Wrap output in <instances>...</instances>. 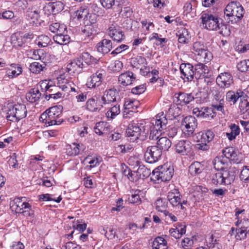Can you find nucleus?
<instances>
[{
    "label": "nucleus",
    "instance_id": "nucleus-7",
    "mask_svg": "<svg viewBox=\"0 0 249 249\" xmlns=\"http://www.w3.org/2000/svg\"><path fill=\"white\" fill-rule=\"evenodd\" d=\"M201 25L209 30H218L219 28V18L211 13L202 12L201 14Z\"/></svg>",
    "mask_w": 249,
    "mask_h": 249
},
{
    "label": "nucleus",
    "instance_id": "nucleus-12",
    "mask_svg": "<svg viewBox=\"0 0 249 249\" xmlns=\"http://www.w3.org/2000/svg\"><path fill=\"white\" fill-rule=\"evenodd\" d=\"M64 7L63 3L60 1L49 3L43 7L44 13L46 15H56L61 12Z\"/></svg>",
    "mask_w": 249,
    "mask_h": 249
},
{
    "label": "nucleus",
    "instance_id": "nucleus-19",
    "mask_svg": "<svg viewBox=\"0 0 249 249\" xmlns=\"http://www.w3.org/2000/svg\"><path fill=\"white\" fill-rule=\"evenodd\" d=\"M216 81L219 87L223 88H229L233 84L232 77L228 72L221 73L216 78Z\"/></svg>",
    "mask_w": 249,
    "mask_h": 249
},
{
    "label": "nucleus",
    "instance_id": "nucleus-46",
    "mask_svg": "<svg viewBox=\"0 0 249 249\" xmlns=\"http://www.w3.org/2000/svg\"><path fill=\"white\" fill-rule=\"evenodd\" d=\"M85 161L89 164V169H91L99 165L100 162L101 161V158L97 156H88L85 158Z\"/></svg>",
    "mask_w": 249,
    "mask_h": 249
},
{
    "label": "nucleus",
    "instance_id": "nucleus-51",
    "mask_svg": "<svg viewBox=\"0 0 249 249\" xmlns=\"http://www.w3.org/2000/svg\"><path fill=\"white\" fill-rule=\"evenodd\" d=\"M223 154L226 159H229L232 160H237V152L234 151L233 148L232 147H227L224 149L223 150Z\"/></svg>",
    "mask_w": 249,
    "mask_h": 249
},
{
    "label": "nucleus",
    "instance_id": "nucleus-48",
    "mask_svg": "<svg viewBox=\"0 0 249 249\" xmlns=\"http://www.w3.org/2000/svg\"><path fill=\"white\" fill-rule=\"evenodd\" d=\"M203 169V166L200 162L197 161L192 163L189 167V171L192 175L200 174Z\"/></svg>",
    "mask_w": 249,
    "mask_h": 249
},
{
    "label": "nucleus",
    "instance_id": "nucleus-18",
    "mask_svg": "<svg viewBox=\"0 0 249 249\" xmlns=\"http://www.w3.org/2000/svg\"><path fill=\"white\" fill-rule=\"evenodd\" d=\"M108 35L114 41L117 42H120L124 38V34L121 29L114 25L109 27Z\"/></svg>",
    "mask_w": 249,
    "mask_h": 249
},
{
    "label": "nucleus",
    "instance_id": "nucleus-52",
    "mask_svg": "<svg viewBox=\"0 0 249 249\" xmlns=\"http://www.w3.org/2000/svg\"><path fill=\"white\" fill-rule=\"evenodd\" d=\"M160 167L155 168L151 174V179L154 183H159L162 181Z\"/></svg>",
    "mask_w": 249,
    "mask_h": 249
},
{
    "label": "nucleus",
    "instance_id": "nucleus-6",
    "mask_svg": "<svg viewBox=\"0 0 249 249\" xmlns=\"http://www.w3.org/2000/svg\"><path fill=\"white\" fill-rule=\"evenodd\" d=\"M224 14L228 17H234V23L240 21L243 17L244 11L242 5L237 2L231 1L226 7Z\"/></svg>",
    "mask_w": 249,
    "mask_h": 249
},
{
    "label": "nucleus",
    "instance_id": "nucleus-11",
    "mask_svg": "<svg viewBox=\"0 0 249 249\" xmlns=\"http://www.w3.org/2000/svg\"><path fill=\"white\" fill-rule=\"evenodd\" d=\"M135 75L131 71H128L121 73L118 77V83L122 87L131 85L136 80Z\"/></svg>",
    "mask_w": 249,
    "mask_h": 249
},
{
    "label": "nucleus",
    "instance_id": "nucleus-40",
    "mask_svg": "<svg viewBox=\"0 0 249 249\" xmlns=\"http://www.w3.org/2000/svg\"><path fill=\"white\" fill-rule=\"evenodd\" d=\"M83 35L85 36L90 37L98 32V25H85L82 30Z\"/></svg>",
    "mask_w": 249,
    "mask_h": 249
},
{
    "label": "nucleus",
    "instance_id": "nucleus-27",
    "mask_svg": "<svg viewBox=\"0 0 249 249\" xmlns=\"http://www.w3.org/2000/svg\"><path fill=\"white\" fill-rule=\"evenodd\" d=\"M207 247H199L196 249H221V245L218 242L216 239H214L213 235H211L206 239Z\"/></svg>",
    "mask_w": 249,
    "mask_h": 249
},
{
    "label": "nucleus",
    "instance_id": "nucleus-1",
    "mask_svg": "<svg viewBox=\"0 0 249 249\" xmlns=\"http://www.w3.org/2000/svg\"><path fill=\"white\" fill-rule=\"evenodd\" d=\"M167 119L165 116H157L151 122L144 125L142 123L130 124L126 130V135L131 142L138 140H145L147 137L150 140H157L161 134L162 129L166 128Z\"/></svg>",
    "mask_w": 249,
    "mask_h": 249
},
{
    "label": "nucleus",
    "instance_id": "nucleus-44",
    "mask_svg": "<svg viewBox=\"0 0 249 249\" xmlns=\"http://www.w3.org/2000/svg\"><path fill=\"white\" fill-rule=\"evenodd\" d=\"M39 11L38 9L32 7H29L26 11V16L28 19H32L35 23L39 18Z\"/></svg>",
    "mask_w": 249,
    "mask_h": 249
},
{
    "label": "nucleus",
    "instance_id": "nucleus-37",
    "mask_svg": "<svg viewBox=\"0 0 249 249\" xmlns=\"http://www.w3.org/2000/svg\"><path fill=\"white\" fill-rule=\"evenodd\" d=\"M89 14V10L87 7L86 6H81L74 12L73 17L74 18H77L79 20L84 21V19L87 18Z\"/></svg>",
    "mask_w": 249,
    "mask_h": 249
},
{
    "label": "nucleus",
    "instance_id": "nucleus-8",
    "mask_svg": "<svg viewBox=\"0 0 249 249\" xmlns=\"http://www.w3.org/2000/svg\"><path fill=\"white\" fill-rule=\"evenodd\" d=\"M106 72L103 69H100L93 73L88 78L86 85L88 88L95 89L100 86L105 76Z\"/></svg>",
    "mask_w": 249,
    "mask_h": 249
},
{
    "label": "nucleus",
    "instance_id": "nucleus-55",
    "mask_svg": "<svg viewBox=\"0 0 249 249\" xmlns=\"http://www.w3.org/2000/svg\"><path fill=\"white\" fill-rule=\"evenodd\" d=\"M216 115L215 112L212 108L204 107L202 108V112H201V117L210 120L213 119Z\"/></svg>",
    "mask_w": 249,
    "mask_h": 249
},
{
    "label": "nucleus",
    "instance_id": "nucleus-34",
    "mask_svg": "<svg viewBox=\"0 0 249 249\" xmlns=\"http://www.w3.org/2000/svg\"><path fill=\"white\" fill-rule=\"evenodd\" d=\"M120 112V106L118 104H116L113 106L108 108L106 113V116L108 120H111L119 115Z\"/></svg>",
    "mask_w": 249,
    "mask_h": 249
},
{
    "label": "nucleus",
    "instance_id": "nucleus-23",
    "mask_svg": "<svg viewBox=\"0 0 249 249\" xmlns=\"http://www.w3.org/2000/svg\"><path fill=\"white\" fill-rule=\"evenodd\" d=\"M117 93L116 89L114 88L106 90L104 95L102 97L103 104L105 105L115 102Z\"/></svg>",
    "mask_w": 249,
    "mask_h": 249
},
{
    "label": "nucleus",
    "instance_id": "nucleus-41",
    "mask_svg": "<svg viewBox=\"0 0 249 249\" xmlns=\"http://www.w3.org/2000/svg\"><path fill=\"white\" fill-rule=\"evenodd\" d=\"M157 145L161 151H167L171 146V141L166 137H162L157 142Z\"/></svg>",
    "mask_w": 249,
    "mask_h": 249
},
{
    "label": "nucleus",
    "instance_id": "nucleus-50",
    "mask_svg": "<svg viewBox=\"0 0 249 249\" xmlns=\"http://www.w3.org/2000/svg\"><path fill=\"white\" fill-rule=\"evenodd\" d=\"M65 29H67V27L65 24L58 22L53 23L49 26V30L56 34L58 33H62L63 31H65Z\"/></svg>",
    "mask_w": 249,
    "mask_h": 249
},
{
    "label": "nucleus",
    "instance_id": "nucleus-58",
    "mask_svg": "<svg viewBox=\"0 0 249 249\" xmlns=\"http://www.w3.org/2000/svg\"><path fill=\"white\" fill-rule=\"evenodd\" d=\"M45 68V66L37 62L31 63L29 66L30 71L34 73H39Z\"/></svg>",
    "mask_w": 249,
    "mask_h": 249
},
{
    "label": "nucleus",
    "instance_id": "nucleus-14",
    "mask_svg": "<svg viewBox=\"0 0 249 249\" xmlns=\"http://www.w3.org/2000/svg\"><path fill=\"white\" fill-rule=\"evenodd\" d=\"M5 75L4 78L9 79L15 78L22 72V68L21 65L17 63H12L8 66L5 69Z\"/></svg>",
    "mask_w": 249,
    "mask_h": 249
},
{
    "label": "nucleus",
    "instance_id": "nucleus-16",
    "mask_svg": "<svg viewBox=\"0 0 249 249\" xmlns=\"http://www.w3.org/2000/svg\"><path fill=\"white\" fill-rule=\"evenodd\" d=\"M86 148V146L83 143H73L66 146V153L69 156H75L81 154Z\"/></svg>",
    "mask_w": 249,
    "mask_h": 249
},
{
    "label": "nucleus",
    "instance_id": "nucleus-4",
    "mask_svg": "<svg viewBox=\"0 0 249 249\" xmlns=\"http://www.w3.org/2000/svg\"><path fill=\"white\" fill-rule=\"evenodd\" d=\"M27 113V110L24 104H15L9 106L6 118L8 121L16 122L24 118L26 116Z\"/></svg>",
    "mask_w": 249,
    "mask_h": 249
},
{
    "label": "nucleus",
    "instance_id": "nucleus-45",
    "mask_svg": "<svg viewBox=\"0 0 249 249\" xmlns=\"http://www.w3.org/2000/svg\"><path fill=\"white\" fill-rule=\"evenodd\" d=\"M82 62H84L88 65L96 64L98 62V59L90 55L88 52L83 53L80 56Z\"/></svg>",
    "mask_w": 249,
    "mask_h": 249
},
{
    "label": "nucleus",
    "instance_id": "nucleus-24",
    "mask_svg": "<svg viewBox=\"0 0 249 249\" xmlns=\"http://www.w3.org/2000/svg\"><path fill=\"white\" fill-rule=\"evenodd\" d=\"M175 34L178 42L181 44L188 43L190 38L187 30L182 26L178 28Z\"/></svg>",
    "mask_w": 249,
    "mask_h": 249
},
{
    "label": "nucleus",
    "instance_id": "nucleus-29",
    "mask_svg": "<svg viewBox=\"0 0 249 249\" xmlns=\"http://www.w3.org/2000/svg\"><path fill=\"white\" fill-rule=\"evenodd\" d=\"M41 93L37 88L31 89L26 95L27 100L32 103L38 102L40 98Z\"/></svg>",
    "mask_w": 249,
    "mask_h": 249
},
{
    "label": "nucleus",
    "instance_id": "nucleus-38",
    "mask_svg": "<svg viewBox=\"0 0 249 249\" xmlns=\"http://www.w3.org/2000/svg\"><path fill=\"white\" fill-rule=\"evenodd\" d=\"M170 165L168 163L164 164L160 167L162 181H168L171 179V170Z\"/></svg>",
    "mask_w": 249,
    "mask_h": 249
},
{
    "label": "nucleus",
    "instance_id": "nucleus-15",
    "mask_svg": "<svg viewBox=\"0 0 249 249\" xmlns=\"http://www.w3.org/2000/svg\"><path fill=\"white\" fill-rule=\"evenodd\" d=\"M84 65L80 57L74 59L67 64V70L70 73H80L83 71Z\"/></svg>",
    "mask_w": 249,
    "mask_h": 249
},
{
    "label": "nucleus",
    "instance_id": "nucleus-53",
    "mask_svg": "<svg viewBox=\"0 0 249 249\" xmlns=\"http://www.w3.org/2000/svg\"><path fill=\"white\" fill-rule=\"evenodd\" d=\"M141 191L139 190H133L131 192V196L128 198V201L133 204H140L141 202V199L139 195Z\"/></svg>",
    "mask_w": 249,
    "mask_h": 249
},
{
    "label": "nucleus",
    "instance_id": "nucleus-43",
    "mask_svg": "<svg viewBox=\"0 0 249 249\" xmlns=\"http://www.w3.org/2000/svg\"><path fill=\"white\" fill-rule=\"evenodd\" d=\"M11 43L15 47H21L24 43L23 40L22 33L17 32L13 34L11 36Z\"/></svg>",
    "mask_w": 249,
    "mask_h": 249
},
{
    "label": "nucleus",
    "instance_id": "nucleus-17",
    "mask_svg": "<svg viewBox=\"0 0 249 249\" xmlns=\"http://www.w3.org/2000/svg\"><path fill=\"white\" fill-rule=\"evenodd\" d=\"M85 107L90 112H99L103 107V105L100 103V98L94 96L87 100Z\"/></svg>",
    "mask_w": 249,
    "mask_h": 249
},
{
    "label": "nucleus",
    "instance_id": "nucleus-60",
    "mask_svg": "<svg viewBox=\"0 0 249 249\" xmlns=\"http://www.w3.org/2000/svg\"><path fill=\"white\" fill-rule=\"evenodd\" d=\"M97 15L95 14H89L87 18L84 21V25H98L97 24Z\"/></svg>",
    "mask_w": 249,
    "mask_h": 249
},
{
    "label": "nucleus",
    "instance_id": "nucleus-25",
    "mask_svg": "<svg viewBox=\"0 0 249 249\" xmlns=\"http://www.w3.org/2000/svg\"><path fill=\"white\" fill-rule=\"evenodd\" d=\"M53 39L58 44L64 45H66L70 42L71 38L67 35V29L62 33H58L53 36Z\"/></svg>",
    "mask_w": 249,
    "mask_h": 249
},
{
    "label": "nucleus",
    "instance_id": "nucleus-35",
    "mask_svg": "<svg viewBox=\"0 0 249 249\" xmlns=\"http://www.w3.org/2000/svg\"><path fill=\"white\" fill-rule=\"evenodd\" d=\"M215 99L216 100L218 101V103H213L212 105V109L223 112L224 111V105L225 102L222 94H221L219 93L215 94Z\"/></svg>",
    "mask_w": 249,
    "mask_h": 249
},
{
    "label": "nucleus",
    "instance_id": "nucleus-64",
    "mask_svg": "<svg viewBox=\"0 0 249 249\" xmlns=\"http://www.w3.org/2000/svg\"><path fill=\"white\" fill-rule=\"evenodd\" d=\"M240 178L244 182H249V166L244 167L241 172Z\"/></svg>",
    "mask_w": 249,
    "mask_h": 249
},
{
    "label": "nucleus",
    "instance_id": "nucleus-30",
    "mask_svg": "<svg viewBox=\"0 0 249 249\" xmlns=\"http://www.w3.org/2000/svg\"><path fill=\"white\" fill-rule=\"evenodd\" d=\"M244 92L240 90L236 91L231 90L226 93V99L227 101L230 103L235 104L236 102L240 100Z\"/></svg>",
    "mask_w": 249,
    "mask_h": 249
},
{
    "label": "nucleus",
    "instance_id": "nucleus-31",
    "mask_svg": "<svg viewBox=\"0 0 249 249\" xmlns=\"http://www.w3.org/2000/svg\"><path fill=\"white\" fill-rule=\"evenodd\" d=\"M213 57V56L212 53L206 48L196 54V59L199 62L207 63L209 62Z\"/></svg>",
    "mask_w": 249,
    "mask_h": 249
},
{
    "label": "nucleus",
    "instance_id": "nucleus-61",
    "mask_svg": "<svg viewBox=\"0 0 249 249\" xmlns=\"http://www.w3.org/2000/svg\"><path fill=\"white\" fill-rule=\"evenodd\" d=\"M237 68L240 71L249 72V59L241 61L237 64Z\"/></svg>",
    "mask_w": 249,
    "mask_h": 249
},
{
    "label": "nucleus",
    "instance_id": "nucleus-42",
    "mask_svg": "<svg viewBox=\"0 0 249 249\" xmlns=\"http://www.w3.org/2000/svg\"><path fill=\"white\" fill-rule=\"evenodd\" d=\"M239 100V107L241 111H247L249 113V98L244 93Z\"/></svg>",
    "mask_w": 249,
    "mask_h": 249
},
{
    "label": "nucleus",
    "instance_id": "nucleus-28",
    "mask_svg": "<svg viewBox=\"0 0 249 249\" xmlns=\"http://www.w3.org/2000/svg\"><path fill=\"white\" fill-rule=\"evenodd\" d=\"M112 48V44L110 40L104 39L97 45V49L98 52L103 54L108 53Z\"/></svg>",
    "mask_w": 249,
    "mask_h": 249
},
{
    "label": "nucleus",
    "instance_id": "nucleus-39",
    "mask_svg": "<svg viewBox=\"0 0 249 249\" xmlns=\"http://www.w3.org/2000/svg\"><path fill=\"white\" fill-rule=\"evenodd\" d=\"M167 242L160 236L156 237L152 244V249H167Z\"/></svg>",
    "mask_w": 249,
    "mask_h": 249
},
{
    "label": "nucleus",
    "instance_id": "nucleus-63",
    "mask_svg": "<svg viewBox=\"0 0 249 249\" xmlns=\"http://www.w3.org/2000/svg\"><path fill=\"white\" fill-rule=\"evenodd\" d=\"M103 231L105 232L106 237L108 239H112L115 237L116 231L112 226L104 228Z\"/></svg>",
    "mask_w": 249,
    "mask_h": 249
},
{
    "label": "nucleus",
    "instance_id": "nucleus-5",
    "mask_svg": "<svg viewBox=\"0 0 249 249\" xmlns=\"http://www.w3.org/2000/svg\"><path fill=\"white\" fill-rule=\"evenodd\" d=\"M11 208L16 213L21 214L26 217L31 216L34 214L32 205L26 202L25 197L15 198Z\"/></svg>",
    "mask_w": 249,
    "mask_h": 249
},
{
    "label": "nucleus",
    "instance_id": "nucleus-47",
    "mask_svg": "<svg viewBox=\"0 0 249 249\" xmlns=\"http://www.w3.org/2000/svg\"><path fill=\"white\" fill-rule=\"evenodd\" d=\"M57 87L61 89L62 90L65 91L68 90L69 87V84L71 82L68 79L65 78L64 75H60L57 78Z\"/></svg>",
    "mask_w": 249,
    "mask_h": 249
},
{
    "label": "nucleus",
    "instance_id": "nucleus-2",
    "mask_svg": "<svg viewBox=\"0 0 249 249\" xmlns=\"http://www.w3.org/2000/svg\"><path fill=\"white\" fill-rule=\"evenodd\" d=\"M63 107L61 106H55L50 107L41 114L39 120L49 126L58 125L62 122L59 117L61 115Z\"/></svg>",
    "mask_w": 249,
    "mask_h": 249
},
{
    "label": "nucleus",
    "instance_id": "nucleus-3",
    "mask_svg": "<svg viewBox=\"0 0 249 249\" xmlns=\"http://www.w3.org/2000/svg\"><path fill=\"white\" fill-rule=\"evenodd\" d=\"M234 179V173L230 170L218 171L210 176L211 183L216 186L231 184Z\"/></svg>",
    "mask_w": 249,
    "mask_h": 249
},
{
    "label": "nucleus",
    "instance_id": "nucleus-59",
    "mask_svg": "<svg viewBox=\"0 0 249 249\" xmlns=\"http://www.w3.org/2000/svg\"><path fill=\"white\" fill-rule=\"evenodd\" d=\"M149 40L150 41L156 40L155 43L157 45H162L163 42H167V39L165 38H161L159 36L158 34L153 33L149 37Z\"/></svg>",
    "mask_w": 249,
    "mask_h": 249
},
{
    "label": "nucleus",
    "instance_id": "nucleus-20",
    "mask_svg": "<svg viewBox=\"0 0 249 249\" xmlns=\"http://www.w3.org/2000/svg\"><path fill=\"white\" fill-rule=\"evenodd\" d=\"M132 161L135 162V164H132L133 165H135L137 166H139L137 170L138 171L139 178H140L141 179H143L151 175L150 170L149 169L146 168L143 165H140V162L138 160V159L137 157H131L129 159L128 162L129 164H130Z\"/></svg>",
    "mask_w": 249,
    "mask_h": 249
},
{
    "label": "nucleus",
    "instance_id": "nucleus-33",
    "mask_svg": "<svg viewBox=\"0 0 249 249\" xmlns=\"http://www.w3.org/2000/svg\"><path fill=\"white\" fill-rule=\"evenodd\" d=\"M186 226L180 223H177L176 225H174L172 228V236L176 239L180 238L183 234L185 233Z\"/></svg>",
    "mask_w": 249,
    "mask_h": 249
},
{
    "label": "nucleus",
    "instance_id": "nucleus-10",
    "mask_svg": "<svg viewBox=\"0 0 249 249\" xmlns=\"http://www.w3.org/2000/svg\"><path fill=\"white\" fill-rule=\"evenodd\" d=\"M162 155V151L157 146H151L147 148L144 153L145 161L149 163L157 162L160 158Z\"/></svg>",
    "mask_w": 249,
    "mask_h": 249
},
{
    "label": "nucleus",
    "instance_id": "nucleus-36",
    "mask_svg": "<svg viewBox=\"0 0 249 249\" xmlns=\"http://www.w3.org/2000/svg\"><path fill=\"white\" fill-rule=\"evenodd\" d=\"M52 43L49 36L45 35H41L37 37L35 40V43L39 47H46Z\"/></svg>",
    "mask_w": 249,
    "mask_h": 249
},
{
    "label": "nucleus",
    "instance_id": "nucleus-22",
    "mask_svg": "<svg viewBox=\"0 0 249 249\" xmlns=\"http://www.w3.org/2000/svg\"><path fill=\"white\" fill-rule=\"evenodd\" d=\"M193 67L190 64H181L179 66V72L184 76L182 78H186L188 81L193 79L194 71L193 70Z\"/></svg>",
    "mask_w": 249,
    "mask_h": 249
},
{
    "label": "nucleus",
    "instance_id": "nucleus-62",
    "mask_svg": "<svg viewBox=\"0 0 249 249\" xmlns=\"http://www.w3.org/2000/svg\"><path fill=\"white\" fill-rule=\"evenodd\" d=\"M236 225L239 228L246 230L248 231H249V220L248 219L243 218L237 220Z\"/></svg>",
    "mask_w": 249,
    "mask_h": 249
},
{
    "label": "nucleus",
    "instance_id": "nucleus-26",
    "mask_svg": "<svg viewBox=\"0 0 249 249\" xmlns=\"http://www.w3.org/2000/svg\"><path fill=\"white\" fill-rule=\"evenodd\" d=\"M124 106L125 110L124 111V117L126 118V115L129 113V111L133 112V109L137 108L139 106V102L138 101L132 99H125Z\"/></svg>",
    "mask_w": 249,
    "mask_h": 249
},
{
    "label": "nucleus",
    "instance_id": "nucleus-54",
    "mask_svg": "<svg viewBox=\"0 0 249 249\" xmlns=\"http://www.w3.org/2000/svg\"><path fill=\"white\" fill-rule=\"evenodd\" d=\"M39 86L42 91H48L49 92H52L57 88L55 86L50 84V82L47 80L41 81L39 83Z\"/></svg>",
    "mask_w": 249,
    "mask_h": 249
},
{
    "label": "nucleus",
    "instance_id": "nucleus-32",
    "mask_svg": "<svg viewBox=\"0 0 249 249\" xmlns=\"http://www.w3.org/2000/svg\"><path fill=\"white\" fill-rule=\"evenodd\" d=\"M214 168L217 170L223 171L228 165L227 160L222 157H216L214 158L213 161Z\"/></svg>",
    "mask_w": 249,
    "mask_h": 249
},
{
    "label": "nucleus",
    "instance_id": "nucleus-21",
    "mask_svg": "<svg viewBox=\"0 0 249 249\" xmlns=\"http://www.w3.org/2000/svg\"><path fill=\"white\" fill-rule=\"evenodd\" d=\"M175 147L177 152L184 155L191 151L192 143L188 140L180 141L175 144Z\"/></svg>",
    "mask_w": 249,
    "mask_h": 249
},
{
    "label": "nucleus",
    "instance_id": "nucleus-49",
    "mask_svg": "<svg viewBox=\"0 0 249 249\" xmlns=\"http://www.w3.org/2000/svg\"><path fill=\"white\" fill-rule=\"evenodd\" d=\"M131 64L134 67L139 68L141 66L145 67L147 65V62L146 59L144 57L137 56L132 59Z\"/></svg>",
    "mask_w": 249,
    "mask_h": 249
},
{
    "label": "nucleus",
    "instance_id": "nucleus-56",
    "mask_svg": "<svg viewBox=\"0 0 249 249\" xmlns=\"http://www.w3.org/2000/svg\"><path fill=\"white\" fill-rule=\"evenodd\" d=\"M173 194H177V196L175 195L173 196L172 199H174V200H172V205L173 206H178V208L180 207L181 209H183L184 207L181 203L180 198L179 197L180 195L178 190L174 189L172 190V195Z\"/></svg>",
    "mask_w": 249,
    "mask_h": 249
},
{
    "label": "nucleus",
    "instance_id": "nucleus-13",
    "mask_svg": "<svg viewBox=\"0 0 249 249\" xmlns=\"http://www.w3.org/2000/svg\"><path fill=\"white\" fill-rule=\"evenodd\" d=\"M155 207L156 210L161 212L165 217L164 219L165 222L168 223L171 220V213L166 210L167 201L165 198L158 199L155 202Z\"/></svg>",
    "mask_w": 249,
    "mask_h": 249
},
{
    "label": "nucleus",
    "instance_id": "nucleus-57",
    "mask_svg": "<svg viewBox=\"0 0 249 249\" xmlns=\"http://www.w3.org/2000/svg\"><path fill=\"white\" fill-rule=\"evenodd\" d=\"M183 116L179 115L174 116V118L172 119L174 124V127L172 128V132L176 131L178 128L183 127Z\"/></svg>",
    "mask_w": 249,
    "mask_h": 249
},
{
    "label": "nucleus",
    "instance_id": "nucleus-9",
    "mask_svg": "<svg viewBox=\"0 0 249 249\" xmlns=\"http://www.w3.org/2000/svg\"><path fill=\"white\" fill-rule=\"evenodd\" d=\"M197 125V120L192 116L184 118L182 130L187 137L192 136Z\"/></svg>",
    "mask_w": 249,
    "mask_h": 249
}]
</instances>
